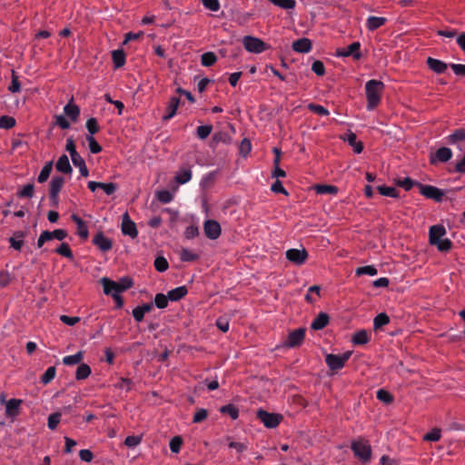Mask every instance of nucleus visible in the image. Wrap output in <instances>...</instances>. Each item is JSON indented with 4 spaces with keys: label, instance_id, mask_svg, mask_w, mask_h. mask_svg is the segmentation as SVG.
Returning a JSON list of instances; mask_svg holds the SVG:
<instances>
[{
    "label": "nucleus",
    "instance_id": "obj_32",
    "mask_svg": "<svg viewBox=\"0 0 465 465\" xmlns=\"http://www.w3.org/2000/svg\"><path fill=\"white\" fill-rule=\"evenodd\" d=\"M72 159V162L74 163V165L75 167H78L79 168V171H80V173L84 176V177H86L88 176L89 174V172H88V169L86 167V164H85V162L84 160L82 158V156L80 154L78 155H74V157L71 158Z\"/></svg>",
    "mask_w": 465,
    "mask_h": 465
},
{
    "label": "nucleus",
    "instance_id": "obj_60",
    "mask_svg": "<svg viewBox=\"0 0 465 465\" xmlns=\"http://www.w3.org/2000/svg\"><path fill=\"white\" fill-rule=\"evenodd\" d=\"M61 414L58 412L49 415L47 425L50 430H54L60 422Z\"/></svg>",
    "mask_w": 465,
    "mask_h": 465
},
{
    "label": "nucleus",
    "instance_id": "obj_35",
    "mask_svg": "<svg viewBox=\"0 0 465 465\" xmlns=\"http://www.w3.org/2000/svg\"><path fill=\"white\" fill-rule=\"evenodd\" d=\"M9 242L12 248L20 251L24 243L23 233L21 232H15L14 236L9 239Z\"/></svg>",
    "mask_w": 465,
    "mask_h": 465
},
{
    "label": "nucleus",
    "instance_id": "obj_53",
    "mask_svg": "<svg viewBox=\"0 0 465 465\" xmlns=\"http://www.w3.org/2000/svg\"><path fill=\"white\" fill-rule=\"evenodd\" d=\"M154 267L158 272H163L169 267L168 262L163 256L156 257V259L154 260Z\"/></svg>",
    "mask_w": 465,
    "mask_h": 465
},
{
    "label": "nucleus",
    "instance_id": "obj_23",
    "mask_svg": "<svg viewBox=\"0 0 465 465\" xmlns=\"http://www.w3.org/2000/svg\"><path fill=\"white\" fill-rule=\"evenodd\" d=\"M427 65L429 68L436 74H442L447 69L448 65L441 60L428 57Z\"/></svg>",
    "mask_w": 465,
    "mask_h": 465
},
{
    "label": "nucleus",
    "instance_id": "obj_34",
    "mask_svg": "<svg viewBox=\"0 0 465 465\" xmlns=\"http://www.w3.org/2000/svg\"><path fill=\"white\" fill-rule=\"evenodd\" d=\"M355 273L358 276H361V275L375 276L378 273V270L373 265H366V266H362V267H358L355 270Z\"/></svg>",
    "mask_w": 465,
    "mask_h": 465
},
{
    "label": "nucleus",
    "instance_id": "obj_13",
    "mask_svg": "<svg viewBox=\"0 0 465 465\" xmlns=\"http://www.w3.org/2000/svg\"><path fill=\"white\" fill-rule=\"evenodd\" d=\"M121 229H122V232L124 235H128L131 238H135L138 235L136 225L130 219V216H129V214L127 213H125L123 215Z\"/></svg>",
    "mask_w": 465,
    "mask_h": 465
},
{
    "label": "nucleus",
    "instance_id": "obj_48",
    "mask_svg": "<svg viewBox=\"0 0 465 465\" xmlns=\"http://www.w3.org/2000/svg\"><path fill=\"white\" fill-rule=\"evenodd\" d=\"M168 295L157 293L154 297V305L159 309H164L168 305Z\"/></svg>",
    "mask_w": 465,
    "mask_h": 465
},
{
    "label": "nucleus",
    "instance_id": "obj_10",
    "mask_svg": "<svg viewBox=\"0 0 465 465\" xmlns=\"http://www.w3.org/2000/svg\"><path fill=\"white\" fill-rule=\"evenodd\" d=\"M286 258L288 261H290L291 262L296 264V265H301L302 263H304V262L306 261L307 257H308V252L307 251L304 249V248H301V249H289L288 251H286Z\"/></svg>",
    "mask_w": 465,
    "mask_h": 465
},
{
    "label": "nucleus",
    "instance_id": "obj_24",
    "mask_svg": "<svg viewBox=\"0 0 465 465\" xmlns=\"http://www.w3.org/2000/svg\"><path fill=\"white\" fill-rule=\"evenodd\" d=\"M387 19L382 16L371 15L366 20V27L369 31L372 32L385 25Z\"/></svg>",
    "mask_w": 465,
    "mask_h": 465
},
{
    "label": "nucleus",
    "instance_id": "obj_40",
    "mask_svg": "<svg viewBox=\"0 0 465 465\" xmlns=\"http://www.w3.org/2000/svg\"><path fill=\"white\" fill-rule=\"evenodd\" d=\"M315 191L319 194H335L338 192V188L333 185L319 184L315 186Z\"/></svg>",
    "mask_w": 465,
    "mask_h": 465
},
{
    "label": "nucleus",
    "instance_id": "obj_49",
    "mask_svg": "<svg viewBox=\"0 0 465 465\" xmlns=\"http://www.w3.org/2000/svg\"><path fill=\"white\" fill-rule=\"evenodd\" d=\"M183 444V439L180 436H174L169 442V447L172 452L178 453Z\"/></svg>",
    "mask_w": 465,
    "mask_h": 465
},
{
    "label": "nucleus",
    "instance_id": "obj_45",
    "mask_svg": "<svg viewBox=\"0 0 465 465\" xmlns=\"http://www.w3.org/2000/svg\"><path fill=\"white\" fill-rule=\"evenodd\" d=\"M220 411L222 413H224V414H228L230 415V417L232 419V420H236L239 416V411L237 410V408H235L233 405L232 404H228V405H224L223 406L221 409H220Z\"/></svg>",
    "mask_w": 465,
    "mask_h": 465
},
{
    "label": "nucleus",
    "instance_id": "obj_2",
    "mask_svg": "<svg viewBox=\"0 0 465 465\" xmlns=\"http://www.w3.org/2000/svg\"><path fill=\"white\" fill-rule=\"evenodd\" d=\"M384 84L378 80H370L365 84L367 109L372 111L381 102Z\"/></svg>",
    "mask_w": 465,
    "mask_h": 465
},
{
    "label": "nucleus",
    "instance_id": "obj_12",
    "mask_svg": "<svg viewBox=\"0 0 465 465\" xmlns=\"http://www.w3.org/2000/svg\"><path fill=\"white\" fill-rule=\"evenodd\" d=\"M64 179L62 176H54L50 183V199L54 204L58 203V194L64 186Z\"/></svg>",
    "mask_w": 465,
    "mask_h": 465
},
{
    "label": "nucleus",
    "instance_id": "obj_22",
    "mask_svg": "<svg viewBox=\"0 0 465 465\" xmlns=\"http://www.w3.org/2000/svg\"><path fill=\"white\" fill-rule=\"evenodd\" d=\"M292 49L297 53L306 54L312 49V43L308 38H301L292 43Z\"/></svg>",
    "mask_w": 465,
    "mask_h": 465
},
{
    "label": "nucleus",
    "instance_id": "obj_14",
    "mask_svg": "<svg viewBox=\"0 0 465 465\" xmlns=\"http://www.w3.org/2000/svg\"><path fill=\"white\" fill-rule=\"evenodd\" d=\"M448 143L452 145H457V147L462 151L465 150V131L459 129L456 130L453 134L448 136Z\"/></svg>",
    "mask_w": 465,
    "mask_h": 465
},
{
    "label": "nucleus",
    "instance_id": "obj_54",
    "mask_svg": "<svg viewBox=\"0 0 465 465\" xmlns=\"http://www.w3.org/2000/svg\"><path fill=\"white\" fill-rule=\"evenodd\" d=\"M86 140L89 144V149L93 153H98L102 151L101 145L96 142L94 136L87 135Z\"/></svg>",
    "mask_w": 465,
    "mask_h": 465
},
{
    "label": "nucleus",
    "instance_id": "obj_16",
    "mask_svg": "<svg viewBox=\"0 0 465 465\" xmlns=\"http://www.w3.org/2000/svg\"><path fill=\"white\" fill-rule=\"evenodd\" d=\"M93 242L103 252L109 251L113 245L112 241L103 232L96 233L93 239Z\"/></svg>",
    "mask_w": 465,
    "mask_h": 465
},
{
    "label": "nucleus",
    "instance_id": "obj_9",
    "mask_svg": "<svg viewBox=\"0 0 465 465\" xmlns=\"http://www.w3.org/2000/svg\"><path fill=\"white\" fill-rule=\"evenodd\" d=\"M204 234L211 240H216L220 237L222 229L220 223L215 220H206L203 223Z\"/></svg>",
    "mask_w": 465,
    "mask_h": 465
},
{
    "label": "nucleus",
    "instance_id": "obj_33",
    "mask_svg": "<svg viewBox=\"0 0 465 465\" xmlns=\"http://www.w3.org/2000/svg\"><path fill=\"white\" fill-rule=\"evenodd\" d=\"M91 374V368L86 363H81L78 365L75 371V379L78 381L84 380Z\"/></svg>",
    "mask_w": 465,
    "mask_h": 465
},
{
    "label": "nucleus",
    "instance_id": "obj_1",
    "mask_svg": "<svg viewBox=\"0 0 465 465\" xmlns=\"http://www.w3.org/2000/svg\"><path fill=\"white\" fill-rule=\"evenodd\" d=\"M101 283L104 288V292L106 295L113 296V298L117 302L118 306H122L123 304L119 294L130 288L133 284L132 281L127 277L122 278L120 282H114L104 277L101 279Z\"/></svg>",
    "mask_w": 465,
    "mask_h": 465
},
{
    "label": "nucleus",
    "instance_id": "obj_17",
    "mask_svg": "<svg viewBox=\"0 0 465 465\" xmlns=\"http://www.w3.org/2000/svg\"><path fill=\"white\" fill-rule=\"evenodd\" d=\"M179 104L180 98L177 96H172L166 106V114L163 116V120L168 121L172 119L176 114Z\"/></svg>",
    "mask_w": 465,
    "mask_h": 465
},
{
    "label": "nucleus",
    "instance_id": "obj_38",
    "mask_svg": "<svg viewBox=\"0 0 465 465\" xmlns=\"http://www.w3.org/2000/svg\"><path fill=\"white\" fill-rule=\"evenodd\" d=\"M52 169H53L52 162L45 163L38 175V178H37L38 182L41 183H45L49 178Z\"/></svg>",
    "mask_w": 465,
    "mask_h": 465
},
{
    "label": "nucleus",
    "instance_id": "obj_26",
    "mask_svg": "<svg viewBox=\"0 0 465 465\" xmlns=\"http://www.w3.org/2000/svg\"><path fill=\"white\" fill-rule=\"evenodd\" d=\"M369 340L370 332L366 330L358 331L351 336V342L356 346L365 345Z\"/></svg>",
    "mask_w": 465,
    "mask_h": 465
},
{
    "label": "nucleus",
    "instance_id": "obj_30",
    "mask_svg": "<svg viewBox=\"0 0 465 465\" xmlns=\"http://www.w3.org/2000/svg\"><path fill=\"white\" fill-rule=\"evenodd\" d=\"M192 179V171L190 168H182L180 169L176 175H175V181L179 184H184L188 183Z\"/></svg>",
    "mask_w": 465,
    "mask_h": 465
},
{
    "label": "nucleus",
    "instance_id": "obj_51",
    "mask_svg": "<svg viewBox=\"0 0 465 465\" xmlns=\"http://www.w3.org/2000/svg\"><path fill=\"white\" fill-rule=\"evenodd\" d=\"M308 108L312 113L322 115V116H328L330 114L327 108H325L324 106L320 105V104H310L308 105Z\"/></svg>",
    "mask_w": 465,
    "mask_h": 465
},
{
    "label": "nucleus",
    "instance_id": "obj_55",
    "mask_svg": "<svg viewBox=\"0 0 465 465\" xmlns=\"http://www.w3.org/2000/svg\"><path fill=\"white\" fill-rule=\"evenodd\" d=\"M208 417V411L205 409H198L193 418V423H200Z\"/></svg>",
    "mask_w": 465,
    "mask_h": 465
},
{
    "label": "nucleus",
    "instance_id": "obj_11",
    "mask_svg": "<svg viewBox=\"0 0 465 465\" xmlns=\"http://www.w3.org/2000/svg\"><path fill=\"white\" fill-rule=\"evenodd\" d=\"M420 192L423 196H425L429 199H433L436 202H441V200L444 196L443 191H441L440 189H439L435 186H432V185H422L421 184L420 186Z\"/></svg>",
    "mask_w": 465,
    "mask_h": 465
},
{
    "label": "nucleus",
    "instance_id": "obj_47",
    "mask_svg": "<svg viewBox=\"0 0 465 465\" xmlns=\"http://www.w3.org/2000/svg\"><path fill=\"white\" fill-rule=\"evenodd\" d=\"M212 130H213L212 125H200L196 129L197 137L199 139L203 140L211 134Z\"/></svg>",
    "mask_w": 465,
    "mask_h": 465
},
{
    "label": "nucleus",
    "instance_id": "obj_31",
    "mask_svg": "<svg viewBox=\"0 0 465 465\" xmlns=\"http://www.w3.org/2000/svg\"><path fill=\"white\" fill-rule=\"evenodd\" d=\"M112 59L115 68H120L125 64V54L122 49L114 50Z\"/></svg>",
    "mask_w": 465,
    "mask_h": 465
},
{
    "label": "nucleus",
    "instance_id": "obj_28",
    "mask_svg": "<svg viewBox=\"0 0 465 465\" xmlns=\"http://www.w3.org/2000/svg\"><path fill=\"white\" fill-rule=\"evenodd\" d=\"M56 170L63 173H71L72 167L70 165L69 158L67 155L63 154L59 157L55 164Z\"/></svg>",
    "mask_w": 465,
    "mask_h": 465
},
{
    "label": "nucleus",
    "instance_id": "obj_43",
    "mask_svg": "<svg viewBox=\"0 0 465 465\" xmlns=\"http://www.w3.org/2000/svg\"><path fill=\"white\" fill-rule=\"evenodd\" d=\"M379 193L383 196L397 198L399 196L397 190L394 187L381 185L378 187Z\"/></svg>",
    "mask_w": 465,
    "mask_h": 465
},
{
    "label": "nucleus",
    "instance_id": "obj_4",
    "mask_svg": "<svg viewBox=\"0 0 465 465\" xmlns=\"http://www.w3.org/2000/svg\"><path fill=\"white\" fill-rule=\"evenodd\" d=\"M351 450L353 451L355 457L359 458L363 462L369 461L371 458V447L368 440L364 439L361 438L352 440Z\"/></svg>",
    "mask_w": 465,
    "mask_h": 465
},
{
    "label": "nucleus",
    "instance_id": "obj_36",
    "mask_svg": "<svg viewBox=\"0 0 465 465\" xmlns=\"http://www.w3.org/2000/svg\"><path fill=\"white\" fill-rule=\"evenodd\" d=\"M55 252L69 259H74V254L72 250L70 249V246L66 242H63L59 245L58 248L55 249Z\"/></svg>",
    "mask_w": 465,
    "mask_h": 465
},
{
    "label": "nucleus",
    "instance_id": "obj_44",
    "mask_svg": "<svg viewBox=\"0 0 465 465\" xmlns=\"http://www.w3.org/2000/svg\"><path fill=\"white\" fill-rule=\"evenodd\" d=\"M274 5L285 10L293 9L295 7L294 0H270Z\"/></svg>",
    "mask_w": 465,
    "mask_h": 465
},
{
    "label": "nucleus",
    "instance_id": "obj_19",
    "mask_svg": "<svg viewBox=\"0 0 465 465\" xmlns=\"http://www.w3.org/2000/svg\"><path fill=\"white\" fill-rule=\"evenodd\" d=\"M330 322V317L326 312H320L312 322L311 328L315 331L322 330Z\"/></svg>",
    "mask_w": 465,
    "mask_h": 465
},
{
    "label": "nucleus",
    "instance_id": "obj_7",
    "mask_svg": "<svg viewBox=\"0 0 465 465\" xmlns=\"http://www.w3.org/2000/svg\"><path fill=\"white\" fill-rule=\"evenodd\" d=\"M361 43L353 42L343 48H338L335 52V55L338 57H348L352 56L355 60H359L361 57Z\"/></svg>",
    "mask_w": 465,
    "mask_h": 465
},
{
    "label": "nucleus",
    "instance_id": "obj_6",
    "mask_svg": "<svg viewBox=\"0 0 465 465\" xmlns=\"http://www.w3.org/2000/svg\"><path fill=\"white\" fill-rule=\"evenodd\" d=\"M244 48L253 54H261L268 49V45L261 39L253 36H244L242 39Z\"/></svg>",
    "mask_w": 465,
    "mask_h": 465
},
{
    "label": "nucleus",
    "instance_id": "obj_20",
    "mask_svg": "<svg viewBox=\"0 0 465 465\" xmlns=\"http://www.w3.org/2000/svg\"><path fill=\"white\" fill-rule=\"evenodd\" d=\"M452 156V152L448 147L439 148L435 154L431 157L430 162L435 163L436 161L445 163L448 162Z\"/></svg>",
    "mask_w": 465,
    "mask_h": 465
},
{
    "label": "nucleus",
    "instance_id": "obj_42",
    "mask_svg": "<svg viewBox=\"0 0 465 465\" xmlns=\"http://www.w3.org/2000/svg\"><path fill=\"white\" fill-rule=\"evenodd\" d=\"M376 397L379 401L390 404L393 401V396L387 391L380 389L376 392Z\"/></svg>",
    "mask_w": 465,
    "mask_h": 465
},
{
    "label": "nucleus",
    "instance_id": "obj_5",
    "mask_svg": "<svg viewBox=\"0 0 465 465\" xmlns=\"http://www.w3.org/2000/svg\"><path fill=\"white\" fill-rule=\"evenodd\" d=\"M257 418L269 429L276 428L282 420L281 414L271 413L262 409L257 411Z\"/></svg>",
    "mask_w": 465,
    "mask_h": 465
},
{
    "label": "nucleus",
    "instance_id": "obj_56",
    "mask_svg": "<svg viewBox=\"0 0 465 465\" xmlns=\"http://www.w3.org/2000/svg\"><path fill=\"white\" fill-rule=\"evenodd\" d=\"M86 128L89 132V135L94 136L99 131V126L95 118H90L86 121Z\"/></svg>",
    "mask_w": 465,
    "mask_h": 465
},
{
    "label": "nucleus",
    "instance_id": "obj_39",
    "mask_svg": "<svg viewBox=\"0 0 465 465\" xmlns=\"http://www.w3.org/2000/svg\"><path fill=\"white\" fill-rule=\"evenodd\" d=\"M56 370L54 366L47 368V370L41 376V382L43 384L50 383L55 377Z\"/></svg>",
    "mask_w": 465,
    "mask_h": 465
},
{
    "label": "nucleus",
    "instance_id": "obj_8",
    "mask_svg": "<svg viewBox=\"0 0 465 465\" xmlns=\"http://www.w3.org/2000/svg\"><path fill=\"white\" fill-rule=\"evenodd\" d=\"M66 236H67V233L63 229H56L53 232L44 231L40 234L36 244H37L38 248H41L45 244V242H46L48 241H51L53 239H57L59 241H63Z\"/></svg>",
    "mask_w": 465,
    "mask_h": 465
},
{
    "label": "nucleus",
    "instance_id": "obj_3",
    "mask_svg": "<svg viewBox=\"0 0 465 465\" xmlns=\"http://www.w3.org/2000/svg\"><path fill=\"white\" fill-rule=\"evenodd\" d=\"M352 351H346L342 354L327 353L325 355V362L329 369L333 372H338L341 370L348 360L351 358Z\"/></svg>",
    "mask_w": 465,
    "mask_h": 465
},
{
    "label": "nucleus",
    "instance_id": "obj_41",
    "mask_svg": "<svg viewBox=\"0 0 465 465\" xmlns=\"http://www.w3.org/2000/svg\"><path fill=\"white\" fill-rule=\"evenodd\" d=\"M217 60L216 55L213 52H207L202 54L201 63L203 66H211Z\"/></svg>",
    "mask_w": 465,
    "mask_h": 465
},
{
    "label": "nucleus",
    "instance_id": "obj_64",
    "mask_svg": "<svg viewBox=\"0 0 465 465\" xmlns=\"http://www.w3.org/2000/svg\"><path fill=\"white\" fill-rule=\"evenodd\" d=\"M203 6L213 12L220 9V3L218 0H202Z\"/></svg>",
    "mask_w": 465,
    "mask_h": 465
},
{
    "label": "nucleus",
    "instance_id": "obj_18",
    "mask_svg": "<svg viewBox=\"0 0 465 465\" xmlns=\"http://www.w3.org/2000/svg\"><path fill=\"white\" fill-rule=\"evenodd\" d=\"M64 115L69 118L72 122H76L78 120L80 114V108L76 105L73 98L70 102L64 107Z\"/></svg>",
    "mask_w": 465,
    "mask_h": 465
},
{
    "label": "nucleus",
    "instance_id": "obj_62",
    "mask_svg": "<svg viewBox=\"0 0 465 465\" xmlns=\"http://www.w3.org/2000/svg\"><path fill=\"white\" fill-rule=\"evenodd\" d=\"M8 90L11 93H18L21 91V84L18 81L17 75H15V72H12V82L11 84L8 87Z\"/></svg>",
    "mask_w": 465,
    "mask_h": 465
},
{
    "label": "nucleus",
    "instance_id": "obj_50",
    "mask_svg": "<svg viewBox=\"0 0 465 465\" xmlns=\"http://www.w3.org/2000/svg\"><path fill=\"white\" fill-rule=\"evenodd\" d=\"M198 254L188 249L181 251L180 258L183 262H193L198 259Z\"/></svg>",
    "mask_w": 465,
    "mask_h": 465
},
{
    "label": "nucleus",
    "instance_id": "obj_57",
    "mask_svg": "<svg viewBox=\"0 0 465 465\" xmlns=\"http://www.w3.org/2000/svg\"><path fill=\"white\" fill-rule=\"evenodd\" d=\"M157 199L163 203H168L173 201V196L169 191L163 190L157 193Z\"/></svg>",
    "mask_w": 465,
    "mask_h": 465
},
{
    "label": "nucleus",
    "instance_id": "obj_63",
    "mask_svg": "<svg viewBox=\"0 0 465 465\" xmlns=\"http://www.w3.org/2000/svg\"><path fill=\"white\" fill-rule=\"evenodd\" d=\"M312 72L319 75V76H322L325 74V67H324V64L322 62L317 60V61H314L312 63Z\"/></svg>",
    "mask_w": 465,
    "mask_h": 465
},
{
    "label": "nucleus",
    "instance_id": "obj_27",
    "mask_svg": "<svg viewBox=\"0 0 465 465\" xmlns=\"http://www.w3.org/2000/svg\"><path fill=\"white\" fill-rule=\"evenodd\" d=\"M71 218L77 225V234L83 239H87L89 235V231L85 222H84L76 214H73Z\"/></svg>",
    "mask_w": 465,
    "mask_h": 465
},
{
    "label": "nucleus",
    "instance_id": "obj_58",
    "mask_svg": "<svg viewBox=\"0 0 465 465\" xmlns=\"http://www.w3.org/2000/svg\"><path fill=\"white\" fill-rule=\"evenodd\" d=\"M142 441V437L131 435L127 436L124 440V444L129 448H134L139 445Z\"/></svg>",
    "mask_w": 465,
    "mask_h": 465
},
{
    "label": "nucleus",
    "instance_id": "obj_25",
    "mask_svg": "<svg viewBox=\"0 0 465 465\" xmlns=\"http://www.w3.org/2000/svg\"><path fill=\"white\" fill-rule=\"evenodd\" d=\"M22 400L11 399L5 402V414L8 417H15L19 413Z\"/></svg>",
    "mask_w": 465,
    "mask_h": 465
},
{
    "label": "nucleus",
    "instance_id": "obj_21",
    "mask_svg": "<svg viewBox=\"0 0 465 465\" xmlns=\"http://www.w3.org/2000/svg\"><path fill=\"white\" fill-rule=\"evenodd\" d=\"M446 234V230L442 225H433L430 228L429 237L430 242L434 244Z\"/></svg>",
    "mask_w": 465,
    "mask_h": 465
},
{
    "label": "nucleus",
    "instance_id": "obj_15",
    "mask_svg": "<svg viewBox=\"0 0 465 465\" xmlns=\"http://www.w3.org/2000/svg\"><path fill=\"white\" fill-rule=\"evenodd\" d=\"M305 330L299 328L289 333L287 339V345L289 347L300 346L304 339Z\"/></svg>",
    "mask_w": 465,
    "mask_h": 465
},
{
    "label": "nucleus",
    "instance_id": "obj_59",
    "mask_svg": "<svg viewBox=\"0 0 465 465\" xmlns=\"http://www.w3.org/2000/svg\"><path fill=\"white\" fill-rule=\"evenodd\" d=\"M216 326L223 332H226L229 330V326H230L229 319L226 316L219 317L216 320Z\"/></svg>",
    "mask_w": 465,
    "mask_h": 465
},
{
    "label": "nucleus",
    "instance_id": "obj_46",
    "mask_svg": "<svg viewBox=\"0 0 465 465\" xmlns=\"http://www.w3.org/2000/svg\"><path fill=\"white\" fill-rule=\"evenodd\" d=\"M83 359V353L81 351H78L74 355L66 356L64 358L63 362L65 365H74L79 363Z\"/></svg>",
    "mask_w": 465,
    "mask_h": 465
},
{
    "label": "nucleus",
    "instance_id": "obj_61",
    "mask_svg": "<svg viewBox=\"0 0 465 465\" xmlns=\"http://www.w3.org/2000/svg\"><path fill=\"white\" fill-rule=\"evenodd\" d=\"M55 124L64 130L69 129L71 124L65 115H56L55 116Z\"/></svg>",
    "mask_w": 465,
    "mask_h": 465
},
{
    "label": "nucleus",
    "instance_id": "obj_29",
    "mask_svg": "<svg viewBox=\"0 0 465 465\" xmlns=\"http://www.w3.org/2000/svg\"><path fill=\"white\" fill-rule=\"evenodd\" d=\"M188 291L185 286L176 287L167 292L168 298L172 302H176L184 297Z\"/></svg>",
    "mask_w": 465,
    "mask_h": 465
},
{
    "label": "nucleus",
    "instance_id": "obj_37",
    "mask_svg": "<svg viewBox=\"0 0 465 465\" xmlns=\"http://www.w3.org/2000/svg\"><path fill=\"white\" fill-rule=\"evenodd\" d=\"M390 322L389 316L384 313H379L373 320V327L375 330L381 328L382 326L388 324Z\"/></svg>",
    "mask_w": 465,
    "mask_h": 465
},
{
    "label": "nucleus",
    "instance_id": "obj_52",
    "mask_svg": "<svg viewBox=\"0 0 465 465\" xmlns=\"http://www.w3.org/2000/svg\"><path fill=\"white\" fill-rule=\"evenodd\" d=\"M15 124V120L12 116L4 115L0 117V128L10 129Z\"/></svg>",
    "mask_w": 465,
    "mask_h": 465
}]
</instances>
